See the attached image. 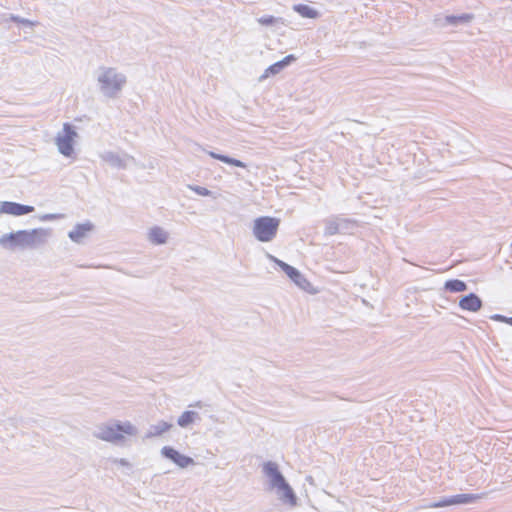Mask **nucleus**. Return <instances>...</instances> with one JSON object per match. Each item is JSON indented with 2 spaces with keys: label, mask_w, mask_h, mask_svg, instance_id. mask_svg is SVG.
I'll list each match as a JSON object with an SVG mask.
<instances>
[{
  "label": "nucleus",
  "mask_w": 512,
  "mask_h": 512,
  "mask_svg": "<svg viewBox=\"0 0 512 512\" xmlns=\"http://www.w3.org/2000/svg\"><path fill=\"white\" fill-rule=\"evenodd\" d=\"M262 472L268 479L270 489L277 490L279 500L291 507L296 506L297 496L280 471L278 464L274 461H266L263 463Z\"/></svg>",
  "instance_id": "1"
},
{
  "label": "nucleus",
  "mask_w": 512,
  "mask_h": 512,
  "mask_svg": "<svg viewBox=\"0 0 512 512\" xmlns=\"http://www.w3.org/2000/svg\"><path fill=\"white\" fill-rule=\"evenodd\" d=\"M49 229L34 228L32 230H18L4 234L1 242H8L11 248H36L47 241Z\"/></svg>",
  "instance_id": "2"
},
{
  "label": "nucleus",
  "mask_w": 512,
  "mask_h": 512,
  "mask_svg": "<svg viewBox=\"0 0 512 512\" xmlns=\"http://www.w3.org/2000/svg\"><path fill=\"white\" fill-rule=\"evenodd\" d=\"M100 70L97 78L100 92L108 98L116 97L126 84V76L112 67H101Z\"/></svg>",
  "instance_id": "3"
},
{
  "label": "nucleus",
  "mask_w": 512,
  "mask_h": 512,
  "mask_svg": "<svg viewBox=\"0 0 512 512\" xmlns=\"http://www.w3.org/2000/svg\"><path fill=\"white\" fill-rule=\"evenodd\" d=\"M124 434L136 435L137 428L129 421H116L113 424L100 427L95 436L106 442L120 443L124 440Z\"/></svg>",
  "instance_id": "4"
},
{
  "label": "nucleus",
  "mask_w": 512,
  "mask_h": 512,
  "mask_svg": "<svg viewBox=\"0 0 512 512\" xmlns=\"http://www.w3.org/2000/svg\"><path fill=\"white\" fill-rule=\"evenodd\" d=\"M280 220L271 216H260L254 220L252 232L260 242H270L277 234Z\"/></svg>",
  "instance_id": "5"
},
{
  "label": "nucleus",
  "mask_w": 512,
  "mask_h": 512,
  "mask_svg": "<svg viewBox=\"0 0 512 512\" xmlns=\"http://www.w3.org/2000/svg\"><path fill=\"white\" fill-rule=\"evenodd\" d=\"M77 136L75 126L65 122L62 131L58 132L55 137L59 153L65 157H75L74 144Z\"/></svg>",
  "instance_id": "6"
},
{
  "label": "nucleus",
  "mask_w": 512,
  "mask_h": 512,
  "mask_svg": "<svg viewBox=\"0 0 512 512\" xmlns=\"http://www.w3.org/2000/svg\"><path fill=\"white\" fill-rule=\"evenodd\" d=\"M274 263L289 277V279L301 290L310 294H316L318 290L314 288L311 282L301 273L297 268L289 265L288 263L270 256Z\"/></svg>",
  "instance_id": "7"
},
{
  "label": "nucleus",
  "mask_w": 512,
  "mask_h": 512,
  "mask_svg": "<svg viewBox=\"0 0 512 512\" xmlns=\"http://www.w3.org/2000/svg\"><path fill=\"white\" fill-rule=\"evenodd\" d=\"M160 453H161L162 457L169 459L170 461H172L175 465H177L180 468H186L189 465L194 463L193 458H191L190 456L181 454L178 450H176L175 448H173L171 446H163L161 448Z\"/></svg>",
  "instance_id": "8"
},
{
  "label": "nucleus",
  "mask_w": 512,
  "mask_h": 512,
  "mask_svg": "<svg viewBox=\"0 0 512 512\" xmlns=\"http://www.w3.org/2000/svg\"><path fill=\"white\" fill-rule=\"evenodd\" d=\"M35 210L34 206L26 205L13 201L0 202V214H8L13 216H22L29 214Z\"/></svg>",
  "instance_id": "9"
},
{
  "label": "nucleus",
  "mask_w": 512,
  "mask_h": 512,
  "mask_svg": "<svg viewBox=\"0 0 512 512\" xmlns=\"http://www.w3.org/2000/svg\"><path fill=\"white\" fill-rule=\"evenodd\" d=\"M458 305L463 311L478 312L482 308L483 302L476 293L470 292L460 298Z\"/></svg>",
  "instance_id": "10"
},
{
  "label": "nucleus",
  "mask_w": 512,
  "mask_h": 512,
  "mask_svg": "<svg viewBox=\"0 0 512 512\" xmlns=\"http://www.w3.org/2000/svg\"><path fill=\"white\" fill-rule=\"evenodd\" d=\"M94 229V224L87 220L82 223H76L72 230L69 231V239L77 244L83 242L87 232H91Z\"/></svg>",
  "instance_id": "11"
},
{
  "label": "nucleus",
  "mask_w": 512,
  "mask_h": 512,
  "mask_svg": "<svg viewBox=\"0 0 512 512\" xmlns=\"http://www.w3.org/2000/svg\"><path fill=\"white\" fill-rule=\"evenodd\" d=\"M296 60V57L293 55V54H288L286 55L284 58H282L281 60L271 64L270 66H268L263 75L260 77V79H265L271 75H276L278 74L280 71H282L286 66H288L289 64H291L292 62H294Z\"/></svg>",
  "instance_id": "12"
},
{
  "label": "nucleus",
  "mask_w": 512,
  "mask_h": 512,
  "mask_svg": "<svg viewBox=\"0 0 512 512\" xmlns=\"http://www.w3.org/2000/svg\"><path fill=\"white\" fill-rule=\"evenodd\" d=\"M149 240L155 245L165 244L168 240V233L160 226H153L149 230Z\"/></svg>",
  "instance_id": "13"
},
{
  "label": "nucleus",
  "mask_w": 512,
  "mask_h": 512,
  "mask_svg": "<svg viewBox=\"0 0 512 512\" xmlns=\"http://www.w3.org/2000/svg\"><path fill=\"white\" fill-rule=\"evenodd\" d=\"M485 494L484 493H461V494H455L451 495L452 497V504L453 505H460V504H468L476 502L477 500H480L483 498Z\"/></svg>",
  "instance_id": "14"
},
{
  "label": "nucleus",
  "mask_w": 512,
  "mask_h": 512,
  "mask_svg": "<svg viewBox=\"0 0 512 512\" xmlns=\"http://www.w3.org/2000/svg\"><path fill=\"white\" fill-rule=\"evenodd\" d=\"M209 156L213 159H216V160H219L223 163H226V164H229V165H232V166H236V167H240V168H246L247 165L245 162L239 160V159H236V158H233L229 155H226V154H221V153H217V152H214V151H210L209 153Z\"/></svg>",
  "instance_id": "15"
},
{
  "label": "nucleus",
  "mask_w": 512,
  "mask_h": 512,
  "mask_svg": "<svg viewBox=\"0 0 512 512\" xmlns=\"http://www.w3.org/2000/svg\"><path fill=\"white\" fill-rule=\"evenodd\" d=\"M171 427V423H168L164 420L158 421L156 424L150 425L145 437L152 438L160 436L162 433L168 431Z\"/></svg>",
  "instance_id": "16"
},
{
  "label": "nucleus",
  "mask_w": 512,
  "mask_h": 512,
  "mask_svg": "<svg viewBox=\"0 0 512 512\" xmlns=\"http://www.w3.org/2000/svg\"><path fill=\"white\" fill-rule=\"evenodd\" d=\"M339 234L352 233L358 227V221L353 218L338 216Z\"/></svg>",
  "instance_id": "17"
},
{
  "label": "nucleus",
  "mask_w": 512,
  "mask_h": 512,
  "mask_svg": "<svg viewBox=\"0 0 512 512\" xmlns=\"http://www.w3.org/2000/svg\"><path fill=\"white\" fill-rule=\"evenodd\" d=\"M293 9L303 18L315 19L319 16V12L307 4H295Z\"/></svg>",
  "instance_id": "18"
},
{
  "label": "nucleus",
  "mask_w": 512,
  "mask_h": 512,
  "mask_svg": "<svg viewBox=\"0 0 512 512\" xmlns=\"http://www.w3.org/2000/svg\"><path fill=\"white\" fill-rule=\"evenodd\" d=\"M199 419V414L194 410L184 411L177 419V425L186 428Z\"/></svg>",
  "instance_id": "19"
},
{
  "label": "nucleus",
  "mask_w": 512,
  "mask_h": 512,
  "mask_svg": "<svg viewBox=\"0 0 512 512\" xmlns=\"http://www.w3.org/2000/svg\"><path fill=\"white\" fill-rule=\"evenodd\" d=\"M444 289L450 293H459L467 290V284L460 279H449L444 284Z\"/></svg>",
  "instance_id": "20"
},
{
  "label": "nucleus",
  "mask_w": 512,
  "mask_h": 512,
  "mask_svg": "<svg viewBox=\"0 0 512 512\" xmlns=\"http://www.w3.org/2000/svg\"><path fill=\"white\" fill-rule=\"evenodd\" d=\"M474 18L472 13H462L459 15H446L445 22L449 25H459L463 23H468Z\"/></svg>",
  "instance_id": "21"
},
{
  "label": "nucleus",
  "mask_w": 512,
  "mask_h": 512,
  "mask_svg": "<svg viewBox=\"0 0 512 512\" xmlns=\"http://www.w3.org/2000/svg\"><path fill=\"white\" fill-rule=\"evenodd\" d=\"M324 235L334 236L339 234L338 216H332L324 220Z\"/></svg>",
  "instance_id": "22"
},
{
  "label": "nucleus",
  "mask_w": 512,
  "mask_h": 512,
  "mask_svg": "<svg viewBox=\"0 0 512 512\" xmlns=\"http://www.w3.org/2000/svg\"><path fill=\"white\" fill-rule=\"evenodd\" d=\"M103 159L115 168L124 169L126 167L125 161L117 153L107 152Z\"/></svg>",
  "instance_id": "23"
},
{
  "label": "nucleus",
  "mask_w": 512,
  "mask_h": 512,
  "mask_svg": "<svg viewBox=\"0 0 512 512\" xmlns=\"http://www.w3.org/2000/svg\"><path fill=\"white\" fill-rule=\"evenodd\" d=\"M9 20L29 28H33L39 24V22L36 20H30L14 14L10 15Z\"/></svg>",
  "instance_id": "24"
},
{
  "label": "nucleus",
  "mask_w": 512,
  "mask_h": 512,
  "mask_svg": "<svg viewBox=\"0 0 512 512\" xmlns=\"http://www.w3.org/2000/svg\"><path fill=\"white\" fill-rule=\"evenodd\" d=\"M451 505H453V504H452V497L450 495V496H444L441 499L430 503L427 507L442 508V507H447V506H451Z\"/></svg>",
  "instance_id": "25"
},
{
  "label": "nucleus",
  "mask_w": 512,
  "mask_h": 512,
  "mask_svg": "<svg viewBox=\"0 0 512 512\" xmlns=\"http://www.w3.org/2000/svg\"><path fill=\"white\" fill-rule=\"evenodd\" d=\"M282 21V18L273 15H262L258 18V22L264 26H271Z\"/></svg>",
  "instance_id": "26"
},
{
  "label": "nucleus",
  "mask_w": 512,
  "mask_h": 512,
  "mask_svg": "<svg viewBox=\"0 0 512 512\" xmlns=\"http://www.w3.org/2000/svg\"><path fill=\"white\" fill-rule=\"evenodd\" d=\"M190 188L192 191H194L197 195H200V196H210L212 194L211 190H209L203 186L195 185V186H190Z\"/></svg>",
  "instance_id": "27"
},
{
  "label": "nucleus",
  "mask_w": 512,
  "mask_h": 512,
  "mask_svg": "<svg viewBox=\"0 0 512 512\" xmlns=\"http://www.w3.org/2000/svg\"><path fill=\"white\" fill-rule=\"evenodd\" d=\"M62 217H63V215L60 213H49V214L42 215L40 217V220L41 221H51V220L61 219Z\"/></svg>",
  "instance_id": "28"
},
{
  "label": "nucleus",
  "mask_w": 512,
  "mask_h": 512,
  "mask_svg": "<svg viewBox=\"0 0 512 512\" xmlns=\"http://www.w3.org/2000/svg\"><path fill=\"white\" fill-rule=\"evenodd\" d=\"M490 319L497 321V322L507 323V320L509 319V317L502 315V314H493L490 316Z\"/></svg>",
  "instance_id": "29"
},
{
  "label": "nucleus",
  "mask_w": 512,
  "mask_h": 512,
  "mask_svg": "<svg viewBox=\"0 0 512 512\" xmlns=\"http://www.w3.org/2000/svg\"><path fill=\"white\" fill-rule=\"evenodd\" d=\"M120 463H121L122 465H128V464H129V463H128V461H127L126 459H121V460H120Z\"/></svg>",
  "instance_id": "30"
},
{
  "label": "nucleus",
  "mask_w": 512,
  "mask_h": 512,
  "mask_svg": "<svg viewBox=\"0 0 512 512\" xmlns=\"http://www.w3.org/2000/svg\"><path fill=\"white\" fill-rule=\"evenodd\" d=\"M507 324H509L510 326H512V317H509V319L507 320Z\"/></svg>",
  "instance_id": "31"
},
{
  "label": "nucleus",
  "mask_w": 512,
  "mask_h": 512,
  "mask_svg": "<svg viewBox=\"0 0 512 512\" xmlns=\"http://www.w3.org/2000/svg\"><path fill=\"white\" fill-rule=\"evenodd\" d=\"M512 2V0H510Z\"/></svg>",
  "instance_id": "32"
}]
</instances>
